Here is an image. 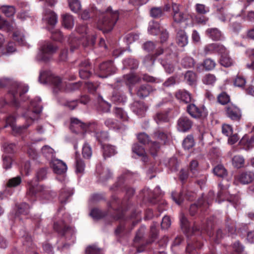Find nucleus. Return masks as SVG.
I'll use <instances>...</instances> for the list:
<instances>
[{
	"mask_svg": "<svg viewBox=\"0 0 254 254\" xmlns=\"http://www.w3.org/2000/svg\"><path fill=\"white\" fill-rule=\"evenodd\" d=\"M119 17L118 11H113L111 7H109L105 12L100 15L97 22L98 28L104 33L111 31L118 20Z\"/></svg>",
	"mask_w": 254,
	"mask_h": 254,
	"instance_id": "obj_1",
	"label": "nucleus"
},
{
	"mask_svg": "<svg viewBox=\"0 0 254 254\" xmlns=\"http://www.w3.org/2000/svg\"><path fill=\"white\" fill-rule=\"evenodd\" d=\"M10 84L11 85V88L9 91V94L11 97L10 103L13 106L17 107L19 105L18 97H21L23 94L26 93L28 90V87L16 82H12L8 78H0V88H4Z\"/></svg>",
	"mask_w": 254,
	"mask_h": 254,
	"instance_id": "obj_2",
	"label": "nucleus"
},
{
	"mask_svg": "<svg viewBox=\"0 0 254 254\" xmlns=\"http://www.w3.org/2000/svg\"><path fill=\"white\" fill-rule=\"evenodd\" d=\"M40 49V51L37 57V60L47 62L50 60L51 56L56 53L58 47L51 42L45 41L42 44Z\"/></svg>",
	"mask_w": 254,
	"mask_h": 254,
	"instance_id": "obj_3",
	"label": "nucleus"
},
{
	"mask_svg": "<svg viewBox=\"0 0 254 254\" xmlns=\"http://www.w3.org/2000/svg\"><path fill=\"white\" fill-rule=\"evenodd\" d=\"M40 102L41 99L39 98H37L31 101L30 109L23 114V117L26 120L33 121L38 117L42 108Z\"/></svg>",
	"mask_w": 254,
	"mask_h": 254,
	"instance_id": "obj_4",
	"label": "nucleus"
},
{
	"mask_svg": "<svg viewBox=\"0 0 254 254\" xmlns=\"http://www.w3.org/2000/svg\"><path fill=\"white\" fill-rule=\"evenodd\" d=\"M99 76L106 78L116 72L117 68L111 61L103 62L99 66Z\"/></svg>",
	"mask_w": 254,
	"mask_h": 254,
	"instance_id": "obj_5",
	"label": "nucleus"
},
{
	"mask_svg": "<svg viewBox=\"0 0 254 254\" xmlns=\"http://www.w3.org/2000/svg\"><path fill=\"white\" fill-rule=\"evenodd\" d=\"M53 227L54 229L62 236H65L66 235L72 236L74 233L73 228L67 225L63 220L55 222Z\"/></svg>",
	"mask_w": 254,
	"mask_h": 254,
	"instance_id": "obj_6",
	"label": "nucleus"
},
{
	"mask_svg": "<svg viewBox=\"0 0 254 254\" xmlns=\"http://www.w3.org/2000/svg\"><path fill=\"white\" fill-rule=\"evenodd\" d=\"M188 113L193 118H204L207 116V112L203 108H199L193 104L187 106Z\"/></svg>",
	"mask_w": 254,
	"mask_h": 254,
	"instance_id": "obj_7",
	"label": "nucleus"
},
{
	"mask_svg": "<svg viewBox=\"0 0 254 254\" xmlns=\"http://www.w3.org/2000/svg\"><path fill=\"white\" fill-rule=\"evenodd\" d=\"M69 127L73 132L79 133L86 131L88 128V126L78 119L73 118L70 119Z\"/></svg>",
	"mask_w": 254,
	"mask_h": 254,
	"instance_id": "obj_8",
	"label": "nucleus"
},
{
	"mask_svg": "<svg viewBox=\"0 0 254 254\" xmlns=\"http://www.w3.org/2000/svg\"><path fill=\"white\" fill-rule=\"evenodd\" d=\"M192 124V121L188 117L183 116L177 121V128L180 131L186 132L191 128Z\"/></svg>",
	"mask_w": 254,
	"mask_h": 254,
	"instance_id": "obj_9",
	"label": "nucleus"
},
{
	"mask_svg": "<svg viewBox=\"0 0 254 254\" xmlns=\"http://www.w3.org/2000/svg\"><path fill=\"white\" fill-rule=\"evenodd\" d=\"M226 113L227 116L231 120L239 121L241 118V112L239 108L231 104L226 107Z\"/></svg>",
	"mask_w": 254,
	"mask_h": 254,
	"instance_id": "obj_10",
	"label": "nucleus"
},
{
	"mask_svg": "<svg viewBox=\"0 0 254 254\" xmlns=\"http://www.w3.org/2000/svg\"><path fill=\"white\" fill-rule=\"evenodd\" d=\"M156 91V89L149 84H145L139 86L136 90V95L140 98H144Z\"/></svg>",
	"mask_w": 254,
	"mask_h": 254,
	"instance_id": "obj_11",
	"label": "nucleus"
},
{
	"mask_svg": "<svg viewBox=\"0 0 254 254\" xmlns=\"http://www.w3.org/2000/svg\"><path fill=\"white\" fill-rule=\"evenodd\" d=\"M79 74L80 77L82 79L89 78L91 75L90 71V64L87 60H84L80 63L79 65Z\"/></svg>",
	"mask_w": 254,
	"mask_h": 254,
	"instance_id": "obj_12",
	"label": "nucleus"
},
{
	"mask_svg": "<svg viewBox=\"0 0 254 254\" xmlns=\"http://www.w3.org/2000/svg\"><path fill=\"white\" fill-rule=\"evenodd\" d=\"M225 47L223 45L217 43H212L204 47V52L205 55L215 52L222 53L225 51Z\"/></svg>",
	"mask_w": 254,
	"mask_h": 254,
	"instance_id": "obj_13",
	"label": "nucleus"
},
{
	"mask_svg": "<svg viewBox=\"0 0 254 254\" xmlns=\"http://www.w3.org/2000/svg\"><path fill=\"white\" fill-rule=\"evenodd\" d=\"M236 179L242 184H248L254 180V173L252 172H244L239 174Z\"/></svg>",
	"mask_w": 254,
	"mask_h": 254,
	"instance_id": "obj_14",
	"label": "nucleus"
},
{
	"mask_svg": "<svg viewBox=\"0 0 254 254\" xmlns=\"http://www.w3.org/2000/svg\"><path fill=\"white\" fill-rule=\"evenodd\" d=\"M105 125L109 128L119 131L124 130L126 127L123 124L119 123L117 121L113 119H108L105 121Z\"/></svg>",
	"mask_w": 254,
	"mask_h": 254,
	"instance_id": "obj_15",
	"label": "nucleus"
},
{
	"mask_svg": "<svg viewBox=\"0 0 254 254\" xmlns=\"http://www.w3.org/2000/svg\"><path fill=\"white\" fill-rule=\"evenodd\" d=\"M132 108L133 112L138 116H142L147 110L144 103L141 101H135L133 103Z\"/></svg>",
	"mask_w": 254,
	"mask_h": 254,
	"instance_id": "obj_16",
	"label": "nucleus"
},
{
	"mask_svg": "<svg viewBox=\"0 0 254 254\" xmlns=\"http://www.w3.org/2000/svg\"><path fill=\"white\" fill-rule=\"evenodd\" d=\"M15 122V119L13 116H9L6 120L7 125L10 126L12 130L17 133H20L23 129L26 128L29 126V125H26L25 126L17 127Z\"/></svg>",
	"mask_w": 254,
	"mask_h": 254,
	"instance_id": "obj_17",
	"label": "nucleus"
},
{
	"mask_svg": "<svg viewBox=\"0 0 254 254\" xmlns=\"http://www.w3.org/2000/svg\"><path fill=\"white\" fill-rule=\"evenodd\" d=\"M53 167L54 171L58 174L64 173L67 170L65 163L58 159L54 161Z\"/></svg>",
	"mask_w": 254,
	"mask_h": 254,
	"instance_id": "obj_18",
	"label": "nucleus"
},
{
	"mask_svg": "<svg viewBox=\"0 0 254 254\" xmlns=\"http://www.w3.org/2000/svg\"><path fill=\"white\" fill-rule=\"evenodd\" d=\"M206 35L213 40H221L222 38L221 32L216 28H208L206 31Z\"/></svg>",
	"mask_w": 254,
	"mask_h": 254,
	"instance_id": "obj_19",
	"label": "nucleus"
},
{
	"mask_svg": "<svg viewBox=\"0 0 254 254\" xmlns=\"http://www.w3.org/2000/svg\"><path fill=\"white\" fill-rule=\"evenodd\" d=\"M176 40L177 43L180 47H183L187 45L188 43V36L184 30H180L178 32Z\"/></svg>",
	"mask_w": 254,
	"mask_h": 254,
	"instance_id": "obj_20",
	"label": "nucleus"
},
{
	"mask_svg": "<svg viewBox=\"0 0 254 254\" xmlns=\"http://www.w3.org/2000/svg\"><path fill=\"white\" fill-rule=\"evenodd\" d=\"M29 188L27 191V195L30 197H36V195L44 190V188L41 186H34L31 182L28 183Z\"/></svg>",
	"mask_w": 254,
	"mask_h": 254,
	"instance_id": "obj_21",
	"label": "nucleus"
},
{
	"mask_svg": "<svg viewBox=\"0 0 254 254\" xmlns=\"http://www.w3.org/2000/svg\"><path fill=\"white\" fill-rule=\"evenodd\" d=\"M175 96L178 99L185 103H189L191 101L190 94L184 90H180L177 91Z\"/></svg>",
	"mask_w": 254,
	"mask_h": 254,
	"instance_id": "obj_22",
	"label": "nucleus"
},
{
	"mask_svg": "<svg viewBox=\"0 0 254 254\" xmlns=\"http://www.w3.org/2000/svg\"><path fill=\"white\" fill-rule=\"evenodd\" d=\"M124 79L127 85H134L140 81L141 78L137 75L133 73H129L124 75Z\"/></svg>",
	"mask_w": 254,
	"mask_h": 254,
	"instance_id": "obj_23",
	"label": "nucleus"
},
{
	"mask_svg": "<svg viewBox=\"0 0 254 254\" xmlns=\"http://www.w3.org/2000/svg\"><path fill=\"white\" fill-rule=\"evenodd\" d=\"M158 224L156 223H153L150 226V236L149 239L146 241L147 244H150L154 242L157 238L158 235V230L157 229Z\"/></svg>",
	"mask_w": 254,
	"mask_h": 254,
	"instance_id": "obj_24",
	"label": "nucleus"
},
{
	"mask_svg": "<svg viewBox=\"0 0 254 254\" xmlns=\"http://www.w3.org/2000/svg\"><path fill=\"white\" fill-rule=\"evenodd\" d=\"M152 137L153 138L159 140L160 142L159 143L161 144H166L168 140L167 133L160 130L155 131L152 135Z\"/></svg>",
	"mask_w": 254,
	"mask_h": 254,
	"instance_id": "obj_25",
	"label": "nucleus"
},
{
	"mask_svg": "<svg viewBox=\"0 0 254 254\" xmlns=\"http://www.w3.org/2000/svg\"><path fill=\"white\" fill-rule=\"evenodd\" d=\"M98 102L97 109L99 111L108 113L110 111L111 104L104 101L102 97H99Z\"/></svg>",
	"mask_w": 254,
	"mask_h": 254,
	"instance_id": "obj_26",
	"label": "nucleus"
},
{
	"mask_svg": "<svg viewBox=\"0 0 254 254\" xmlns=\"http://www.w3.org/2000/svg\"><path fill=\"white\" fill-rule=\"evenodd\" d=\"M0 11L7 17L13 16L15 8L13 6L8 5H0Z\"/></svg>",
	"mask_w": 254,
	"mask_h": 254,
	"instance_id": "obj_27",
	"label": "nucleus"
},
{
	"mask_svg": "<svg viewBox=\"0 0 254 254\" xmlns=\"http://www.w3.org/2000/svg\"><path fill=\"white\" fill-rule=\"evenodd\" d=\"M240 143L246 149H250L254 146V135L250 137L247 135L244 136L241 140Z\"/></svg>",
	"mask_w": 254,
	"mask_h": 254,
	"instance_id": "obj_28",
	"label": "nucleus"
},
{
	"mask_svg": "<svg viewBox=\"0 0 254 254\" xmlns=\"http://www.w3.org/2000/svg\"><path fill=\"white\" fill-rule=\"evenodd\" d=\"M98 12L95 7L92 6L90 8L85 9L81 14V18L83 20H88L94 16Z\"/></svg>",
	"mask_w": 254,
	"mask_h": 254,
	"instance_id": "obj_29",
	"label": "nucleus"
},
{
	"mask_svg": "<svg viewBox=\"0 0 254 254\" xmlns=\"http://www.w3.org/2000/svg\"><path fill=\"white\" fill-rule=\"evenodd\" d=\"M54 86V92H57L58 90H61L64 86V82H62L61 78L59 77L53 75L51 82Z\"/></svg>",
	"mask_w": 254,
	"mask_h": 254,
	"instance_id": "obj_30",
	"label": "nucleus"
},
{
	"mask_svg": "<svg viewBox=\"0 0 254 254\" xmlns=\"http://www.w3.org/2000/svg\"><path fill=\"white\" fill-rule=\"evenodd\" d=\"M216 77L214 74L207 73L202 77V81L206 85L213 86L216 82Z\"/></svg>",
	"mask_w": 254,
	"mask_h": 254,
	"instance_id": "obj_31",
	"label": "nucleus"
},
{
	"mask_svg": "<svg viewBox=\"0 0 254 254\" xmlns=\"http://www.w3.org/2000/svg\"><path fill=\"white\" fill-rule=\"evenodd\" d=\"M45 18L50 25L54 26L57 22V15L51 10H46Z\"/></svg>",
	"mask_w": 254,
	"mask_h": 254,
	"instance_id": "obj_32",
	"label": "nucleus"
},
{
	"mask_svg": "<svg viewBox=\"0 0 254 254\" xmlns=\"http://www.w3.org/2000/svg\"><path fill=\"white\" fill-rule=\"evenodd\" d=\"M63 25L68 29L72 28L73 26V19L71 15L68 14H65L63 16Z\"/></svg>",
	"mask_w": 254,
	"mask_h": 254,
	"instance_id": "obj_33",
	"label": "nucleus"
},
{
	"mask_svg": "<svg viewBox=\"0 0 254 254\" xmlns=\"http://www.w3.org/2000/svg\"><path fill=\"white\" fill-rule=\"evenodd\" d=\"M213 173L217 176L224 178L227 176V171L222 165H218L213 169Z\"/></svg>",
	"mask_w": 254,
	"mask_h": 254,
	"instance_id": "obj_34",
	"label": "nucleus"
},
{
	"mask_svg": "<svg viewBox=\"0 0 254 254\" xmlns=\"http://www.w3.org/2000/svg\"><path fill=\"white\" fill-rule=\"evenodd\" d=\"M103 156L105 158L109 157L116 154V151L115 147L109 144L103 145Z\"/></svg>",
	"mask_w": 254,
	"mask_h": 254,
	"instance_id": "obj_35",
	"label": "nucleus"
},
{
	"mask_svg": "<svg viewBox=\"0 0 254 254\" xmlns=\"http://www.w3.org/2000/svg\"><path fill=\"white\" fill-rule=\"evenodd\" d=\"M127 98L123 93L115 91L113 93L112 100L115 103H124L126 102Z\"/></svg>",
	"mask_w": 254,
	"mask_h": 254,
	"instance_id": "obj_36",
	"label": "nucleus"
},
{
	"mask_svg": "<svg viewBox=\"0 0 254 254\" xmlns=\"http://www.w3.org/2000/svg\"><path fill=\"white\" fill-rule=\"evenodd\" d=\"M186 82L190 85H194L196 81V75L192 71H188L185 74Z\"/></svg>",
	"mask_w": 254,
	"mask_h": 254,
	"instance_id": "obj_37",
	"label": "nucleus"
},
{
	"mask_svg": "<svg viewBox=\"0 0 254 254\" xmlns=\"http://www.w3.org/2000/svg\"><path fill=\"white\" fill-rule=\"evenodd\" d=\"M53 74L49 71H44L40 73L39 80L41 83H47L50 82Z\"/></svg>",
	"mask_w": 254,
	"mask_h": 254,
	"instance_id": "obj_38",
	"label": "nucleus"
},
{
	"mask_svg": "<svg viewBox=\"0 0 254 254\" xmlns=\"http://www.w3.org/2000/svg\"><path fill=\"white\" fill-rule=\"evenodd\" d=\"M92 154V150L90 145L85 143L84 144L82 149V155L84 159H89L91 158Z\"/></svg>",
	"mask_w": 254,
	"mask_h": 254,
	"instance_id": "obj_39",
	"label": "nucleus"
},
{
	"mask_svg": "<svg viewBox=\"0 0 254 254\" xmlns=\"http://www.w3.org/2000/svg\"><path fill=\"white\" fill-rule=\"evenodd\" d=\"M173 18L174 22L180 23L186 21L188 19V15L183 12H180L173 14Z\"/></svg>",
	"mask_w": 254,
	"mask_h": 254,
	"instance_id": "obj_40",
	"label": "nucleus"
},
{
	"mask_svg": "<svg viewBox=\"0 0 254 254\" xmlns=\"http://www.w3.org/2000/svg\"><path fill=\"white\" fill-rule=\"evenodd\" d=\"M164 14L162 8L160 7H153L150 10V15L154 18H159Z\"/></svg>",
	"mask_w": 254,
	"mask_h": 254,
	"instance_id": "obj_41",
	"label": "nucleus"
},
{
	"mask_svg": "<svg viewBox=\"0 0 254 254\" xmlns=\"http://www.w3.org/2000/svg\"><path fill=\"white\" fill-rule=\"evenodd\" d=\"M166 165L172 171H176L178 169L179 162L176 157L169 159Z\"/></svg>",
	"mask_w": 254,
	"mask_h": 254,
	"instance_id": "obj_42",
	"label": "nucleus"
},
{
	"mask_svg": "<svg viewBox=\"0 0 254 254\" xmlns=\"http://www.w3.org/2000/svg\"><path fill=\"white\" fill-rule=\"evenodd\" d=\"M202 65L206 70L209 71L214 68L216 63L211 59L208 58L204 60Z\"/></svg>",
	"mask_w": 254,
	"mask_h": 254,
	"instance_id": "obj_43",
	"label": "nucleus"
},
{
	"mask_svg": "<svg viewBox=\"0 0 254 254\" xmlns=\"http://www.w3.org/2000/svg\"><path fill=\"white\" fill-rule=\"evenodd\" d=\"M160 149V144L157 141L151 142L149 152L151 155L155 157Z\"/></svg>",
	"mask_w": 254,
	"mask_h": 254,
	"instance_id": "obj_44",
	"label": "nucleus"
},
{
	"mask_svg": "<svg viewBox=\"0 0 254 254\" xmlns=\"http://www.w3.org/2000/svg\"><path fill=\"white\" fill-rule=\"evenodd\" d=\"M73 194L72 190H62L60 194V200L61 203H64L68 198Z\"/></svg>",
	"mask_w": 254,
	"mask_h": 254,
	"instance_id": "obj_45",
	"label": "nucleus"
},
{
	"mask_svg": "<svg viewBox=\"0 0 254 254\" xmlns=\"http://www.w3.org/2000/svg\"><path fill=\"white\" fill-rule=\"evenodd\" d=\"M161 64L164 67L166 72L170 74L174 72L175 70V66L170 61L168 60L166 61L162 60Z\"/></svg>",
	"mask_w": 254,
	"mask_h": 254,
	"instance_id": "obj_46",
	"label": "nucleus"
},
{
	"mask_svg": "<svg viewBox=\"0 0 254 254\" xmlns=\"http://www.w3.org/2000/svg\"><path fill=\"white\" fill-rule=\"evenodd\" d=\"M114 113L116 117L120 119L123 121H127L128 117L126 113L122 108L116 107L115 109Z\"/></svg>",
	"mask_w": 254,
	"mask_h": 254,
	"instance_id": "obj_47",
	"label": "nucleus"
},
{
	"mask_svg": "<svg viewBox=\"0 0 254 254\" xmlns=\"http://www.w3.org/2000/svg\"><path fill=\"white\" fill-rule=\"evenodd\" d=\"M69 6L72 11L77 12L81 8V4L78 0H68Z\"/></svg>",
	"mask_w": 254,
	"mask_h": 254,
	"instance_id": "obj_48",
	"label": "nucleus"
},
{
	"mask_svg": "<svg viewBox=\"0 0 254 254\" xmlns=\"http://www.w3.org/2000/svg\"><path fill=\"white\" fill-rule=\"evenodd\" d=\"M132 151L134 153H135L139 156H143L145 154L144 148L138 143L133 144Z\"/></svg>",
	"mask_w": 254,
	"mask_h": 254,
	"instance_id": "obj_49",
	"label": "nucleus"
},
{
	"mask_svg": "<svg viewBox=\"0 0 254 254\" xmlns=\"http://www.w3.org/2000/svg\"><path fill=\"white\" fill-rule=\"evenodd\" d=\"M21 183V177L20 176H17L9 179L6 184V186L9 188L16 187L19 186Z\"/></svg>",
	"mask_w": 254,
	"mask_h": 254,
	"instance_id": "obj_50",
	"label": "nucleus"
},
{
	"mask_svg": "<svg viewBox=\"0 0 254 254\" xmlns=\"http://www.w3.org/2000/svg\"><path fill=\"white\" fill-rule=\"evenodd\" d=\"M125 66H128L130 69H135L138 66V62L133 59H127L124 61Z\"/></svg>",
	"mask_w": 254,
	"mask_h": 254,
	"instance_id": "obj_51",
	"label": "nucleus"
},
{
	"mask_svg": "<svg viewBox=\"0 0 254 254\" xmlns=\"http://www.w3.org/2000/svg\"><path fill=\"white\" fill-rule=\"evenodd\" d=\"M233 165L237 168H240L244 166L245 160L243 157L240 156H235L232 159Z\"/></svg>",
	"mask_w": 254,
	"mask_h": 254,
	"instance_id": "obj_52",
	"label": "nucleus"
},
{
	"mask_svg": "<svg viewBox=\"0 0 254 254\" xmlns=\"http://www.w3.org/2000/svg\"><path fill=\"white\" fill-rule=\"evenodd\" d=\"M184 147L186 149H189L194 145V140L192 135H188L183 143Z\"/></svg>",
	"mask_w": 254,
	"mask_h": 254,
	"instance_id": "obj_53",
	"label": "nucleus"
},
{
	"mask_svg": "<svg viewBox=\"0 0 254 254\" xmlns=\"http://www.w3.org/2000/svg\"><path fill=\"white\" fill-rule=\"evenodd\" d=\"M29 205L23 202L20 204L18 207V212L21 214L27 215L29 213Z\"/></svg>",
	"mask_w": 254,
	"mask_h": 254,
	"instance_id": "obj_54",
	"label": "nucleus"
},
{
	"mask_svg": "<svg viewBox=\"0 0 254 254\" xmlns=\"http://www.w3.org/2000/svg\"><path fill=\"white\" fill-rule=\"evenodd\" d=\"M85 163L81 158H77L76 160V172L83 173L85 168Z\"/></svg>",
	"mask_w": 254,
	"mask_h": 254,
	"instance_id": "obj_55",
	"label": "nucleus"
},
{
	"mask_svg": "<svg viewBox=\"0 0 254 254\" xmlns=\"http://www.w3.org/2000/svg\"><path fill=\"white\" fill-rule=\"evenodd\" d=\"M219 103L222 105H225L230 101V97L225 92H222L217 97Z\"/></svg>",
	"mask_w": 254,
	"mask_h": 254,
	"instance_id": "obj_56",
	"label": "nucleus"
},
{
	"mask_svg": "<svg viewBox=\"0 0 254 254\" xmlns=\"http://www.w3.org/2000/svg\"><path fill=\"white\" fill-rule=\"evenodd\" d=\"M14 40L20 45L25 44V38L22 33L19 32H15L13 34Z\"/></svg>",
	"mask_w": 254,
	"mask_h": 254,
	"instance_id": "obj_57",
	"label": "nucleus"
},
{
	"mask_svg": "<svg viewBox=\"0 0 254 254\" xmlns=\"http://www.w3.org/2000/svg\"><path fill=\"white\" fill-rule=\"evenodd\" d=\"M85 254H101V250L96 246H89L85 250Z\"/></svg>",
	"mask_w": 254,
	"mask_h": 254,
	"instance_id": "obj_58",
	"label": "nucleus"
},
{
	"mask_svg": "<svg viewBox=\"0 0 254 254\" xmlns=\"http://www.w3.org/2000/svg\"><path fill=\"white\" fill-rule=\"evenodd\" d=\"M172 198L173 200L178 204L180 205L183 201V193L182 192L178 193L176 191H173L172 193Z\"/></svg>",
	"mask_w": 254,
	"mask_h": 254,
	"instance_id": "obj_59",
	"label": "nucleus"
},
{
	"mask_svg": "<svg viewBox=\"0 0 254 254\" xmlns=\"http://www.w3.org/2000/svg\"><path fill=\"white\" fill-rule=\"evenodd\" d=\"M137 139L139 142L143 144H148L150 141L149 136L144 132L139 133Z\"/></svg>",
	"mask_w": 254,
	"mask_h": 254,
	"instance_id": "obj_60",
	"label": "nucleus"
},
{
	"mask_svg": "<svg viewBox=\"0 0 254 254\" xmlns=\"http://www.w3.org/2000/svg\"><path fill=\"white\" fill-rule=\"evenodd\" d=\"M182 64L187 68L191 67H193L194 64V61L192 58L186 57L183 59Z\"/></svg>",
	"mask_w": 254,
	"mask_h": 254,
	"instance_id": "obj_61",
	"label": "nucleus"
},
{
	"mask_svg": "<svg viewBox=\"0 0 254 254\" xmlns=\"http://www.w3.org/2000/svg\"><path fill=\"white\" fill-rule=\"evenodd\" d=\"M156 122L158 124L161 122H166L168 121V117L166 114L158 113L154 117Z\"/></svg>",
	"mask_w": 254,
	"mask_h": 254,
	"instance_id": "obj_62",
	"label": "nucleus"
},
{
	"mask_svg": "<svg viewBox=\"0 0 254 254\" xmlns=\"http://www.w3.org/2000/svg\"><path fill=\"white\" fill-rule=\"evenodd\" d=\"M220 63L224 66L229 67L232 64V60L226 55H223L220 59Z\"/></svg>",
	"mask_w": 254,
	"mask_h": 254,
	"instance_id": "obj_63",
	"label": "nucleus"
},
{
	"mask_svg": "<svg viewBox=\"0 0 254 254\" xmlns=\"http://www.w3.org/2000/svg\"><path fill=\"white\" fill-rule=\"evenodd\" d=\"M90 216L95 219H99L105 216V215L98 209L94 208L90 213Z\"/></svg>",
	"mask_w": 254,
	"mask_h": 254,
	"instance_id": "obj_64",
	"label": "nucleus"
}]
</instances>
